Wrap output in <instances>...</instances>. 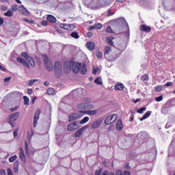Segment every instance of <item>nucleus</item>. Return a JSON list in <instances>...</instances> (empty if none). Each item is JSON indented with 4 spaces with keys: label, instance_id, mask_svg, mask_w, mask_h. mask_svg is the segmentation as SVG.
<instances>
[{
    "label": "nucleus",
    "instance_id": "nucleus-1",
    "mask_svg": "<svg viewBox=\"0 0 175 175\" xmlns=\"http://www.w3.org/2000/svg\"><path fill=\"white\" fill-rule=\"evenodd\" d=\"M72 72L74 73H81V75H85L87 73V65L85 64H81L80 62H74L72 66Z\"/></svg>",
    "mask_w": 175,
    "mask_h": 175
},
{
    "label": "nucleus",
    "instance_id": "nucleus-2",
    "mask_svg": "<svg viewBox=\"0 0 175 175\" xmlns=\"http://www.w3.org/2000/svg\"><path fill=\"white\" fill-rule=\"evenodd\" d=\"M125 50V46H123L122 48H115L113 49V51L112 52V53L109 54L110 57H111V58H115L113 60H108L109 62H113V61H116V59H117L118 58V57H120V54H121L122 51H124Z\"/></svg>",
    "mask_w": 175,
    "mask_h": 175
},
{
    "label": "nucleus",
    "instance_id": "nucleus-3",
    "mask_svg": "<svg viewBox=\"0 0 175 175\" xmlns=\"http://www.w3.org/2000/svg\"><path fill=\"white\" fill-rule=\"evenodd\" d=\"M54 69L56 77H61L62 76V64L61 62L57 61L55 63Z\"/></svg>",
    "mask_w": 175,
    "mask_h": 175
},
{
    "label": "nucleus",
    "instance_id": "nucleus-4",
    "mask_svg": "<svg viewBox=\"0 0 175 175\" xmlns=\"http://www.w3.org/2000/svg\"><path fill=\"white\" fill-rule=\"evenodd\" d=\"M20 117V112H15L9 116V124H11L12 128H14L16 124H14L15 121H17Z\"/></svg>",
    "mask_w": 175,
    "mask_h": 175
},
{
    "label": "nucleus",
    "instance_id": "nucleus-5",
    "mask_svg": "<svg viewBox=\"0 0 175 175\" xmlns=\"http://www.w3.org/2000/svg\"><path fill=\"white\" fill-rule=\"evenodd\" d=\"M117 118H118V115L116 113L111 114L105 118L104 124H105V125H110L113 124V122H115V121H117Z\"/></svg>",
    "mask_w": 175,
    "mask_h": 175
},
{
    "label": "nucleus",
    "instance_id": "nucleus-6",
    "mask_svg": "<svg viewBox=\"0 0 175 175\" xmlns=\"http://www.w3.org/2000/svg\"><path fill=\"white\" fill-rule=\"evenodd\" d=\"M114 49H112L111 46H107L105 47L104 53L105 57L107 61H113L115 58L111 57L110 54H113Z\"/></svg>",
    "mask_w": 175,
    "mask_h": 175
},
{
    "label": "nucleus",
    "instance_id": "nucleus-7",
    "mask_svg": "<svg viewBox=\"0 0 175 175\" xmlns=\"http://www.w3.org/2000/svg\"><path fill=\"white\" fill-rule=\"evenodd\" d=\"M83 116H84V114L83 113V111H79V112L72 113L69 116L68 121L69 122H72V121L79 120V118L83 117Z\"/></svg>",
    "mask_w": 175,
    "mask_h": 175
},
{
    "label": "nucleus",
    "instance_id": "nucleus-8",
    "mask_svg": "<svg viewBox=\"0 0 175 175\" xmlns=\"http://www.w3.org/2000/svg\"><path fill=\"white\" fill-rule=\"evenodd\" d=\"M43 59L46 69H47L49 72H51L54 68L53 66V62L49 60V57L46 55L43 56Z\"/></svg>",
    "mask_w": 175,
    "mask_h": 175
},
{
    "label": "nucleus",
    "instance_id": "nucleus-9",
    "mask_svg": "<svg viewBox=\"0 0 175 175\" xmlns=\"http://www.w3.org/2000/svg\"><path fill=\"white\" fill-rule=\"evenodd\" d=\"M80 126V122L79 121H75L68 125L67 130L69 132H72V131H76L77 129H79Z\"/></svg>",
    "mask_w": 175,
    "mask_h": 175
},
{
    "label": "nucleus",
    "instance_id": "nucleus-10",
    "mask_svg": "<svg viewBox=\"0 0 175 175\" xmlns=\"http://www.w3.org/2000/svg\"><path fill=\"white\" fill-rule=\"evenodd\" d=\"M102 122H103V120L102 119H98L95 120L92 123V129H98V128H99V126H100V125L102 124Z\"/></svg>",
    "mask_w": 175,
    "mask_h": 175
},
{
    "label": "nucleus",
    "instance_id": "nucleus-11",
    "mask_svg": "<svg viewBox=\"0 0 175 175\" xmlns=\"http://www.w3.org/2000/svg\"><path fill=\"white\" fill-rule=\"evenodd\" d=\"M60 28H63V29H66L67 31H73V29H75V26L73 25L61 23Z\"/></svg>",
    "mask_w": 175,
    "mask_h": 175
},
{
    "label": "nucleus",
    "instance_id": "nucleus-12",
    "mask_svg": "<svg viewBox=\"0 0 175 175\" xmlns=\"http://www.w3.org/2000/svg\"><path fill=\"white\" fill-rule=\"evenodd\" d=\"M40 109H37L33 118V128H36V125H38V120H39V116H40Z\"/></svg>",
    "mask_w": 175,
    "mask_h": 175
},
{
    "label": "nucleus",
    "instance_id": "nucleus-13",
    "mask_svg": "<svg viewBox=\"0 0 175 175\" xmlns=\"http://www.w3.org/2000/svg\"><path fill=\"white\" fill-rule=\"evenodd\" d=\"M88 8H90V9H94V10L99 9V3H98V1L94 0V1H91L88 4Z\"/></svg>",
    "mask_w": 175,
    "mask_h": 175
},
{
    "label": "nucleus",
    "instance_id": "nucleus-14",
    "mask_svg": "<svg viewBox=\"0 0 175 175\" xmlns=\"http://www.w3.org/2000/svg\"><path fill=\"white\" fill-rule=\"evenodd\" d=\"M19 157L23 163L27 162V158L25 157V154H24V149L23 148H20Z\"/></svg>",
    "mask_w": 175,
    "mask_h": 175
},
{
    "label": "nucleus",
    "instance_id": "nucleus-15",
    "mask_svg": "<svg viewBox=\"0 0 175 175\" xmlns=\"http://www.w3.org/2000/svg\"><path fill=\"white\" fill-rule=\"evenodd\" d=\"M18 62H20L21 64H23L25 68H27V69H29L31 68V66H29V64L25 61V59H23V57H18L17 58Z\"/></svg>",
    "mask_w": 175,
    "mask_h": 175
},
{
    "label": "nucleus",
    "instance_id": "nucleus-16",
    "mask_svg": "<svg viewBox=\"0 0 175 175\" xmlns=\"http://www.w3.org/2000/svg\"><path fill=\"white\" fill-rule=\"evenodd\" d=\"M83 116L84 114H88V116H96L98 114V111L96 110H89V111H83Z\"/></svg>",
    "mask_w": 175,
    "mask_h": 175
},
{
    "label": "nucleus",
    "instance_id": "nucleus-17",
    "mask_svg": "<svg viewBox=\"0 0 175 175\" xmlns=\"http://www.w3.org/2000/svg\"><path fill=\"white\" fill-rule=\"evenodd\" d=\"M77 109L79 110V111H85L86 110V106L85 103H81L77 105Z\"/></svg>",
    "mask_w": 175,
    "mask_h": 175
},
{
    "label": "nucleus",
    "instance_id": "nucleus-18",
    "mask_svg": "<svg viewBox=\"0 0 175 175\" xmlns=\"http://www.w3.org/2000/svg\"><path fill=\"white\" fill-rule=\"evenodd\" d=\"M140 31H142L143 32H151V27L146 25H142L140 26Z\"/></svg>",
    "mask_w": 175,
    "mask_h": 175
},
{
    "label": "nucleus",
    "instance_id": "nucleus-19",
    "mask_svg": "<svg viewBox=\"0 0 175 175\" xmlns=\"http://www.w3.org/2000/svg\"><path fill=\"white\" fill-rule=\"evenodd\" d=\"M116 129L119 131H121L122 129H124V124H122V120H118V122L116 124Z\"/></svg>",
    "mask_w": 175,
    "mask_h": 175
},
{
    "label": "nucleus",
    "instance_id": "nucleus-20",
    "mask_svg": "<svg viewBox=\"0 0 175 175\" xmlns=\"http://www.w3.org/2000/svg\"><path fill=\"white\" fill-rule=\"evenodd\" d=\"M19 12L22 13V14H24L25 16H27L28 14V10L24 8V5H21L18 7Z\"/></svg>",
    "mask_w": 175,
    "mask_h": 175
},
{
    "label": "nucleus",
    "instance_id": "nucleus-21",
    "mask_svg": "<svg viewBox=\"0 0 175 175\" xmlns=\"http://www.w3.org/2000/svg\"><path fill=\"white\" fill-rule=\"evenodd\" d=\"M124 86L122 83H118L115 85V90L116 91H122L124 90Z\"/></svg>",
    "mask_w": 175,
    "mask_h": 175
},
{
    "label": "nucleus",
    "instance_id": "nucleus-22",
    "mask_svg": "<svg viewBox=\"0 0 175 175\" xmlns=\"http://www.w3.org/2000/svg\"><path fill=\"white\" fill-rule=\"evenodd\" d=\"M27 61L29 62V64H30V65H31V66H32V68H35V66L36 64L35 63V60H33V58H32L31 57H27Z\"/></svg>",
    "mask_w": 175,
    "mask_h": 175
},
{
    "label": "nucleus",
    "instance_id": "nucleus-23",
    "mask_svg": "<svg viewBox=\"0 0 175 175\" xmlns=\"http://www.w3.org/2000/svg\"><path fill=\"white\" fill-rule=\"evenodd\" d=\"M151 116V111H148L146 113H144L142 118H140V121H144V120H147L148 117Z\"/></svg>",
    "mask_w": 175,
    "mask_h": 175
},
{
    "label": "nucleus",
    "instance_id": "nucleus-24",
    "mask_svg": "<svg viewBox=\"0 0 175 175\" xmlns=\"http://www.w3.org/2000/svg\"><path fill=\"white\" fill-rule=\"evenodd\" d=\"M90 121V117L85 116L83 118L80 122H79V125H83L84 124H87Z\"/></svg>",
    "mask_w": 175,
    "mask_h": 175
},
{
    "label": "nucleus",
    "instance_id": "nucleus-25",
    "mask_svg": "<svg viewBox=\"0 0 175 175\" xmlns=\"http://www.w3.org/2000/svg\"><path fill=\"white\" fill-rule=\"evenodd\" d=\"M87 47L89 50H94L95 49V44L92 42H87Z\"/></svg>",
    "mask_w": 175,
    "mask_h": 175
},
{
    "label": "nucleus",
    "instance_id": "nucleus-26",
    "mask_svg": "<svg viewBox=\"0 0 175 175\" xmlns=\"http://www.w3.org/2000/svg\"><path fill=\"white\" fill-rule=\"evenodd\" d=\"M47 21L49 23H55V17L53 16L52 15H49L46 18Z\"/></svg>",
    "mask_w": 175,
    "mask_h": 175
},
{
    "label": "nucleus",
    "instance_id": "nucleus-27",
    "mask_svg": "<svg viewBox=\"0 0 175 175\" xmlns=\"http://www.w3.org/2000/svg\"><path fill=\"white\" fill-rule=\"evenodd\" d=\"M82 133H83V129H79L75 133V137H80Z\"/></svg>",
    "mask_w": 175,
    "mask_h": 175
},
{
    "label": "nucleus",
    "instance_id": "nucleus-28",
    "mask_svg": "<svg viewBox=\"0 0 175 175\" xmlns=\"http://www.w3.org/2000/svg\"><path fill=\"white\" fill-rule=\"evenodd\" d=\"M94 83L96 84H98L100 85H102L103 84V82H102V78L100 77H97L95 80H94Z\"/></svg>",
    "mask_w": 175,
    "mask_h": 175
},
{
    "label": "nucleus",
    "instance_id": "nucleus-29",
    "mask_svg": "<svg viewBox=\"0 0 175 175\" xmlns=\"http://www.w3.org/2000/svg\"><path fill=\"white\" fill-rule=\"evenodd\" d=\"M163 90V87L162 85H157L154 87V91L156 92H161Z\"/></svg>",
    "mask_w": 175,
    "mask_h": 175
},
{
    "label": "nucleus",
    "instance_id": "nucleus-30",
    "mask_svg": "<svg viewBox=\"0 0 175 175\" xmlns=\"http://www.w3.org/2000/svg\"><path fill=\"white\" fill-rule=\"evenodd\" d=\"M24 99V105H27V106H29V98L27 96H23Z\"/></svg>",
    "mask_w": 175,
    "mask_h": 175
},
{
    "label": "nucleus",
    "instance_id": "nucleus-31",
    "mask_svg": "<svg viewBox=\"0 0 175 175\" xmlns=\"http://www.w3.org/2000/svg\"><path fill=\"white\" fill-rule=\"evenodd\" d=\"M118 23H122V24H126L127 25V28H129V26H128V23H126V21H125V18H120L118 19Z\"/></svg>",
    "mask_w": 175,
    "mask_h": 175
},
{
    "label": "nucleus",
    "instance_id": "nucleus-32",
    "mask_svg": "<svg viewBox=\"0 0 175 175\" xmlns=\"http://www.w3.org/2000/svg\"><path fill=\"white\" fill-rule=\"evenodd\" d=\"M86 110H92L94 105L85 103Z\"/></svg>",
    "mask_w": 175,
    "mask_h": 175
},
{
    "label": "nucleus",
    "instance_id": "nucleus-33",
    "mask_svg": "<svg viewBox=\"0 0 175 175\" xmlns=\"http://www.w3.org/2000/svg\"><path fill=\"white\" fill-rule=\"evenodd\" d=\"M146 110H147V108L146 107H143L140 108L139 109H138L137 111V113H139V114H143V113H144V111H146Z\"/></svg>",
    "mask_w": 175,
    "mask_h": 175
},
{
    "label": "nucleus",
    "instance_id": "nucleus-34",
    "mask_svg": "<svg viewBox=\"0 0 175 175\" xmlns=\"http://www.w3.org/2000/svg\"><path fill=\"white\" fill-rule=\"evenodd\" d=\"M71 36H72V38H74L75 39H79V38H80V36H79V33H77L76 31H73L71 33Z\"/></svg>",
    "mask_w": 175,
    "mask_h": 175
},
{
    "label": "nucleus",
    "instance_id": "nucleus-35",
    "mask_svg": "<svg viewBox=\"0 0 175 175\" xmlns=\"http://www.w3.org/2000/svg\"><path fill=\"white\" fill-rule=\"evenodd\" d=\"M4 16H5V17H12L13 12H12L10 10H8V12L4 14Z\"/></svg>",
    "mask_w": 175,
    "mask_h": 175
},
{
    "label": "nucleus",
    "instance_id": "nucleus-36",
    "mask_svg": "<svg viewBox=\"0 0 175 175\" xmlns=\"http://www.w3.org/2000/svg\"><path fill=\"white\" fill-rule=\"evenodd\" d=\"M94 29H102V24L100 23H96L93 25Z\"/></svg>",
    "mask_w": 175,
    "mask_h": 175
},
{
    "label": "nucleus",
    "instance_id": "nucleus-37",
    "mask_svg": "<svg viewBox=\"0 0 175 175\" xmlns=\"http://www.w3.org/2000/svg\"><path fill=\"white\" fill-rule=\"evenodd\" d=\"M107 42L108 44H110L111 46H114V42H113V38H107Z\"/></svg>",
    "mask_w": 175,
    "mask_h": 175
},
{
    "label": "nucleus",
    "instance_id": "nucleus-38",
    "mask_svg": "<svg viewBox=\"0 0 175 175\" xmlns=\"http://www.w3.org/2000/svg\"><path fill=\"white\" fill-rule=\"evenodd\" d=\"M16 159H17V155L12 156L9 158V162H11V163L14 162Z\"/></svg>",
    "mask_w": 175,
    "mask_h": 175
},
{
    "label": "nucleus",
    "instance_id": "nucleus-39",
    "mask_svg": "<svg viewBox=\"0 0 175 175\" xmlns=\"http://www.w3.org/2000/svg\"><path fill=\"white\" fill-rule=\"evenodd\" d=\"M141 80H142V81H148V75H144L142 76Z\"/></svg>",
    "mask_w": 175,
    "mask_h": 175
},
{
    "label": "nucleus",
    "instance_id": "nucleus-40",
    "mask_svg": "<svg viewBox=\"0 0 175 175\" xmlns=\"http://www.w3.org/2000/svg\"><path fill=\"white\" fill-rule=\"evenodd\" d=\"M20 165V162L18 161H15L14 162V169H15V172H18V165Z\"/></svg>",
    "mask_w": 175,
    "mask_h": 175
},
{
    "label": "nucleus",
    "instance_id": "nucleus-41",
    "mask_svg": "<svg viewBox=\"0 0 175 175\" xmlns=\"http://www.w3.org/2000/svg\"><path fill=\"white\" fill-rule=\"evenodd\" d=\"M46 94L48 95H53V94H54V89L53 88H49L46 90Z\"/></svg>",
    "mask_w": 175,
    "mask_h": 175
},
{
    "label": "nucleus",
    "instance_id": "nucleus-42",
    "mask_svg": "<svg viewBox=\"0 0 175 175\" xmlns=\"http://www.w3.org/2000/svg\"><path fill=\"white\" fill-rule=\"evenodd\" d=\"M96 55L97 58H98V59H102V57H103L102 52H100V51H97V52L96 53Z\"/></svg>",
    "mask_w": 175,
    "mask_h": 175
},
{
    "label": "nucleus",
    "instance_id": "nucleus-43",
    "mask_svg": "<svg viewBox=\"0 0 175 175\" xmlns=\"http://www.w3.org/2000/svg\"><path fill=\"white\" fill-rule=\"evenodd\" d=\"M98 70H99V68L93 66V70H92L93 75H96Z\"/></svg>",
    "mask_w": 175,
    "mask_h": 175
},
{
    "label": "nucleus",
    "instance_id": "nucleus-44",
    "mask_svg": "<svg viewBox=\"0 0 175 175\" xmlns=\"http://www.w3.org/2000/svg\"><path fill=\"white\" fill-rule=\"evenodd\" d=\"M36 81H38V79L30 80L29 82V85L30 87H32V85H33L34 83H36Z\"/></svg>",
    "mask_w": 175,
    "mask_h": 175
},
{
    "label": "nucleus",
    "instance_id": "nucleus-45",
    "mask_svg": "<svg viewBox=\"0 0 175 175\" xmlns=\"http://www.w3.org/2000/svg\"><path fill=\"white\" fill-rule=\"evenodd\" d=\"M102 175H116V174H114V173H113V172L110 173V172H109V171L105 170L103 172Z\"/></svg>",
    "mask_w": 175,
    "mask_h": 175
},
{
    "label": "nucleus",
    "instance_id": "nucleus-46",
    "mask_svg": "<svg viewBox=\"0 0 175 175\" xmlns=\"http://www.w3.org/2000/svg\"><path fill=\"white\" fill-rule=\"evenodd\" d=\"M10 80H12V77H8L4 79L5 85H8V83H9Z\"/></svg>",
    "mask_w": 175,
    "mask_h": 175
},
{
    "label": "nucleus",
    "instance_id": "nucleus-47",
    "mask_svg": "<svg viewBox=\"0 0 175 175\" xmlns=\"http://www.w3.org/2000/svg\"><path fill=\"white\" fill-rule=\"evenodd\" d=\"M21 57L27 59V58L29 57L30 56L28 55V53H27V52H23L21 53Z\"/></svg>",
    "mask_w": 175,
    "mask_h": 175
},
{
    "label": "nucleus",
    "instance_id": "nucleus-48",
    "mask_svg": "<svg viewBox=\"0 0 175 175\" xmlns=\"http://www.w3.org/2000/svg\"><path fill=\"white\" fill-rule=\"evenodd\" d=\"M163 96H159V97H156L155 100L156 102H161L163 100Z\"/></svg>",
    "mask_w": 175,
    "mask_h": 175
},
{
    "label": "nucleus",
    "instance_id": "nucleus-49",
    "mask_svg": "<svg viewBox=\"0 0 175 175\" xmlns=\"http://www.w3.org/2000/svg\"><path fill=\"white\" fill-rule=\"evenodd\" d=\"M11 9L13 12H17V10L18 9L17 5H14L11 7Z\"/></svg>",
    "mask_w": 175,
    "mask_h": 175
},
{
    "label": "nucleus",
    "instance_id": "nucleus-50",
    "mask_svg": "<svg viewBox=\"0 0 175 175\" xmlns=\"http://www.w3.org/2000/svg\"><path fill=\"white\" fill-rule=\"evenodd\" d=\"M25 147L26 154H28V142L27 141H25Z\"/></svg>",
    "mask_w": 175,
    "mask_h": 175
},
{
    "label": "nucleus",
    "instance_id": "nucleus-51",
    "mask_svg": "<svg viewBox=\"0 0 175 175\" xmlns=\"http://www.w3.org/2000/svg\"><path fill=\"white\" fill-rule=\"evenodd\" d=\"M105 31H106L107 33H111V27H107Z\"/></svg>",
    "mask_w": 175,
    "mask_h": 175
},
{
    "label": "nucleus",
    "instance_id": "nucleus-52",
    "mask_svg": "<svg viewBox=\"0 0 175 175\" xmlns=\"http://www.w3.org/2000/svg\"><path fill=\"white\" fill-rule=\"evenodd\" d=\"M108 131H109V132H111V131H114V125H111V126L108 128Z\"/></svg>",
    "mask_w": 175,
    "mask_h": 175
},
{
    "label": "nucleus",
    "instance_id": "nucleus-53",
    "mask_svg": "<svg viewBox=\"0 0 175 175\" xmlns=\"http://www.w3.org/2000/svg\"><path fill=\"white\" fill-rule=\"evenodd\" d=\"M102 173V170H97L96 172H95V174L96 175H100Z\"/></svg>",
    "mask_w": 175,
    "mask_h": 175
},
{
    "label": "nucleus",
    "instance_id": "nucleus-54",
    "mask_svg": "<svg viewBox=\"0 0 175 175\" xmlns=\"http://www.w3.org/2000/svg\"><path fill=\"white\" fill-rule=\"evenodd\" d=\"M33 90H32L31 88H29L27 90V94H29V95H31V94H33Z\"/></svg>",
    "mask_w": 175,
    "mask_h": 175
},
{
    "label": "nucleus",
    "instance_id": "nucleus-55",
    "mask_svg": "<svg viewBox=\"0 0 175 175\" xmlns=\"http://www.w3.org/2000/svg\"><path fill=\"white\" fill-rule=\"evenodd\" d=\"M172 85H173V83H172V82H167V83L165 85V87H172Z\"/></svg>",
    "mask_w": 175,
    "mask_h": 175
},
{
    "label": "nucleus",
    "instance_id": "nucleus-56",
    "mask_svg": "<svg viewBox=\"0 0 175 175\" xmlns=\"http://www.w3.org/2000/svg\"><path fill=\"white\" fill-rule=\"evenodd\" d=\"M0 175H6V171H5L4 170H1Z\"/></svg>",
    "mask_w": 175,
    "mask_h": 175
},
{
    "label": "nucleus",
    "instance_id": "nucleus-57",
    "mask_svg": "<svg viewBox=\"0 0 175 175\" xmlns=\"http://www.w3.org/2000/svg\"><path fill=\"white\" fill-rule=\"evenodd\" d=\"M8 175H13V172L10 168L8 169Z\"/></svg>",
    "mask_w": 175,
    "mask_h": 175
},
{
    "label": "nucleus",
    "instance_id": "nucleus-58",
    "mask_svg": "<svg viewBox=\"0 0 175 175\" xmlns=\"http://www.w3.org/2000/svg\"><path fill=\"white\" fill-rule=\"evenodd\" d=\"M18 133V129H16L14 131V137H16V136H17Z\"/></svg>",
    "mask_w": 175,
    "mask_h": 175
},
{
    "label": "nucleus",
    "instance_id": "nucleus-59",
    "mask_svg": "<svg viewBox=\"0 0 175 175\" xmlns=\"http://www.w3.org/2000/svg\"><path fill=\"white\" fill-rule=\"evenodd\" d=\"M116 175H123L122 171H120V170L116 171Z\"/></svg>",
    "mask_w": 175,
    "mask_h": 175
},
{
    "label": "nucleus",
    "instance_id": "nucleus-60",
    "mask_svg": "<svg viewBox=\"0 0 175 175\" xmlns=\"http://www.w3.org/2000/svg\"><path fill=\"white\" fill-rule=\"evenodd\" d=\"M42 25H43V27H46V25H47V21H43L42 22Z\"/></svg>",
    "mask_w": 175,
    "mask_h": 175
},
{
    "label": "nucleus",
    "instance_id": "nucleus-61",
    "mask_svg": "<svg viewBox=\"0 0 175 175\" xmlns=\"http://www.w3.org/2000/svg\"><path fill=\"white\" fill-rule=\"evenodd\" d=\"M1 10H3L4 12H6V10H8V7L2 5Z\"/></svg>",
    "mask_w": 175,
    "mask_h": 175
},
{
    "label": "nucleus",
    "instance_id": "nucleus-62",
    "mask_svg": "<svg viewBox=\"0 0 175 175\" xmlns=\"http://www.w3.org/2000/svg\"><path fill=\"white\" fill-rule=\"evenodd\" d=\"M3 23H5V21L3 20V18L0 17V25H2Z\"/></svg>",
    "mask_w": 175,
    "mask_h": 175
},
{
    "label": "nucleus",
    "instance_id": "nucleus-63",
    "mask_svg": "<svg viewBox=\"0 0 175 175\" xmlns=\"http://www.w3.org/2000/svg\"><path fill=\"white\" fill-rule=\"evenodd\" d=\"M124 175H131V172H129V171H124Z\"/></svg>",
    "mask_w": 175,
    "mask_h": 175
},
{
    "label": "nucleus",
    "instance_id": "nucleus-64",
    "mask_svg": "<svg viewBox=\"0 0 175 175\" xmlns=\"http://www.w3.org/2000/svg\"><path fill=\"white\" fill-rule=\"evenodd\" d=\"M92 32L90 31L88 33V38H92Z\"/></svg>",
    "mask_w": 175,
    "mask_h": 175
}]
</instances>
